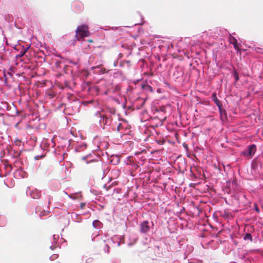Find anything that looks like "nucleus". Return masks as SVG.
Wrapping results in <instances>:
<instances>
[{
  "mask_svg": "<svg viewBox=\"0 0 263 263\" xmlns=\"http://www.w3.org/2000/svg\"><path fill=\"white\" fill-rule=\"evenodd\" d=\"M230 43L234 45V47L235 50L237 51H240V49L237 44V40L233 36H231L229 39Z\"/></svg>",
  "mask_w": 263,
  "mask_h": 263,
  "instance_id": "obj_4",
  "label": "nucleus"
},
{
  "mask_svg": "<svg viewBox=\"0 0 263 263\" xmlns=\"http://www.w3.org/2000/svg\"><path fill=\"white\" fill-rule=\"evenodd\" d=\"M102 122L106 124V125H110L111 122V119L110 118H108L107 117H104L102 119Z\"/></svg>",
  "mask_w": 263,
  "mask_h": 263,
  "instance_id": "obj_8",
  "label": "nucleus"
},
{
  "mask_svg": "<svg viewBox=\"0 0 263 263\" xmlns=\"http://www.w3.org/2000/svg\"><path fill=\"white\" fill-rule=\"evenodd\" d=\"M237 184V181L236 180L234 179L231 182V185L234 190H235V187H236Z\"/></svg>",
  "mask_w": 263,
  "mask_h": 263,
  "instance_id": "obj_12",
  "label": "nucleus"
},
{
  "mask_svg": "<svg viewBox=\"0 0 263 263\" xmlns=\"http://www.w3.org/2000/svg\"><path fill=\"white\" fill-rule=\"evenodd\" d=\"M57 257V255H53V256L52 257V258L53 259V258H55V257Z\"/></svg>",
  "mask_w": 263,
  "mask_h": 263,
  "instance_id": "obj_17",
  "label": "nucleus"
},
{
  "mask_svg": "<svg viewBox=\"0 0 263 263\" xmlns=\"http://www.w3.org/2000/svg\"><path fill=\"white\" fill-rule=\"evenodd\" d=\"M219 110L221 121H226L227 120V116L226 110L222 108V106H220V109H219Z\"/></svg>",
  "mask_w": 263,
  "mask_h": 263,
  "instance_id": "obj_5",
  "label": "nucleus"
},
{
  "mask_svg": "<svg viewBox=\"0 0 263 263\" xmlns=\"http://www.w3.org/2000/svg\"><path fill=\"white\" fill-rule=\"evenodd\" d=\"M212 100L217 106L219 109H220V106H222L220 101L217 99L216 93H213L212 96Z\"/></svg>",
  "mask_w": 263,
  "mask_h": 263,
  "instance_id": "obj_6",
  "label": "nucleus"
},
{
  "mask_svg": "<svg viewBox=\"0 0 263 263\" xmlns=\"http://www.w3.org/2000/svg\"><path fill=\"white\" fill-rule=\"evenodd\" d=\"M88 42H90V43H92V41L90 40H89Z\"/></svg>",
  "mask_w": 263,
  "mask_h": 263,
  "instance_id": "obj_19",
  "label": "nucleus"
},
{
  "mask_svg": "<svg viewBox=\"0 0 263 263\" xmlns=\"http://www.w3.org/2000/svg\"><path fill=\"white\" fill-rule=\"evenodd\" d=\"M122 128V125L121 123H120L119 124L118 126V127H117V130L118 131H120L121 130V129Z\"/></svg>",
  "mask_w": 263,
  "mask_h": 263,
  "instance_id": "obj_14",
  "label": "nucleus"
},
{
  "mask_svg": "<svg viewBox=\"0 0 263 263\" xmlns=\"http://www.w3.org/2000/svg\"><path fill=\"white\" fill-rule=\"evenodd\" d=\"M149 226H148V221H144L140 224V230L142 233H146L149 231Z\"/></svg>",
  "mask_w": 263,
  "mask_h": 263,
  "instance_id": "obj_3",
  "label": "nucleus"
},
{
  "mask_svg": "<svg viewBox=\"0 0 263 263\" xmlns=\"http://www.w3.org/2000/svg\"><path fill=\"white\" fill-rule=\"evenodd\" d=\"M233 76H234V78L235 79V81H238V80H239V76H238V73H237V72L236 71H234Z\"/></svg>",
  "mask_w": 263,
  "mask_h": 263,
  "instance_id": "obj_11",
  "label": "nucleus"
},
{
  "mask_svg": "<svg viewBox=\"0 0 263 263\" xmlns=\"http://www.w3.org/2000/svg\"><path fill=\"white\" fill-rule=\"evenodd\" d=\"M98 67H99V66H97V67H92V69H95V68H98Z\"/></svg>",
  "mask_w": 263,
  "mask_h": 263,
  "instance_id": "obj_18",
  "label": "nucleus"
},
{
  "mask_svg": "<svg viewBox=\"0 0 263 263\" xmlns=\"http://www.w3.org/2000/svg\"><path fill=\"white\" fill-rule=\"evenodd\" d=\"M85 205V203H81V208H83V207Z\"/></svg>",
  "mask_w": 263,
  "mask_h": 263,
  "instance_id": "obj_16",
  "label": "nucleus"
},
{
  "mask_svg": "<svg viewBox=\"0 0 263 263\" xmlns=\"http://www.w3.org/2000/svg\"><path fill=\"white\" fill-rule=\"evenodd\" d=\"M243 239L245 240H249L250 241H252V235L250 233H246L243 237Z\"/></svg>",
  "mask_w": 263,
  "mask_h": 263,
  "instance_id": "obj_9",
  "label": "nucleus"
},
{
  "mask_svg": "<svg viewBox=\"0 0 263 263\" xmlns=\"http://www.w3.org/2000/svg\"><path fill=\"white\" fill-rule=\"evenodd\" d=\"M101 71H102V72L104 73V72H105V69L104 68H102V69H101Z\"/></svg>",
  "mask_w": 263,
  "mask_h": 263,
  "instance_id": "obj_15",
  "label": "nucleus"
},
{
  "mask_svg": "<svg viewBox=\"0 0 263 263\" xmlns=\"http://www.w3.org/2000/svg\"><path fill=\"white\" fill-rule=\"evenodd\" d=\"M90 34L88 30V27L86 25H82L78 26L76 30V38L79 41L85 37L89 36Z\"/></svg>",
  "mask_w": 263,
  "mask_h": 263,
  "instance_id": "obj_1",
  "label": "nucleus"
},
{
  "mask_svg": "<svg viewBox=\"0 0 263 263\" xmlns=\"http://www.w3.org/2000/svg\"><path fill=\"white\" fill-rule=\"evenodd\" d=\"M50 95V96H51V98L53 97V96H52V95Z\"/></svg>",
  "mask_w": 263,
  "mask_h": 263,
  "instance_id": "obj_20",
  "label": "nucleus"
},
{
  "mask_svg": "<svg viewBox=\"0 0 263 263\" xmlns=\"http://www.w3.org/2000/svg\"><path fill=\"white\" fill-rule=\"evenodd\" d=\"M256 151V146L255 144L249 145L247 149L243 152V155L248 158H251Z\"/></svg>",
  "mask_w": 263,
  "mask_h": 263,
  "instance_id": "obj_2",
  "label": "nucleus"
},
{
  "mask_svg": "<svg viewBox=\"0 0 263 263\" xmlns=\"http://www.w3.org/2000/svg\"><path fill=\"white\" fill-rule=\"evenodd\" d=\"M41 195V193L37 190L33 191L30 193V196L33 199H39Z\"/></svg>",
  "mask_w": 263,
  "mask_h": 263,
  "instance_id": "obj_7",
  "label": "nucleus"
},
{
  "mask_svg": "<svg viewBox=\"0 0 263 263\" xmlns=\"http://www.w3.org/2000/svg\"><path fill=\"white\" fill-rule=\"evenodd\" d=\"M29 48V46L26 47L25 49H24L23 50H21L18 56L20 57L24 56L25 54V53L27 52Z\"/></svg>",
  "mask_w": 263,
  "mask_h": 263,
  "instance_id": "obj_10",
  "label": "nucleus"
},
{
  "mask_svg": "<svg viewBox=\"0 0 263 263\" xmlns=\"http://www.w3.org/2000/svg\"><path fill=\"white\" fill-rule=\"evenodd\" d=\"M254 210H255V211L256 212L259 213L260 211H259V208L258 207L257 204L256 203H254Z\"/></svg>",
  "mask_w": 263,
  "mask_h": 263,
  "instance_id": "obj_13",
  "label": "nucleus"
}]
</instances>
